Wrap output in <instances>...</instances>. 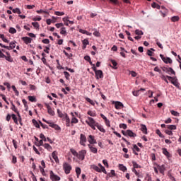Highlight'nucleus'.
<instances>
[{"label":"nucleus","instance_id":"44","mask_svg":"<svg viewBox=\"0 0 181 181\" xmlns=\"http://www.w3.org/2000/svg\"><path fill=\"white\" fill-rule=\"evenodd\" d=\"M132 165L136 168H141V165H139V164H137L136 161H132Z\"/></svg>","mask_w":181,"mask_h":181},{"label":"nucleus","instance_id":"46","mask_svg":"<svg viewBox=\"0 0 181 181\" xmlns=\"http://www.w3.org/2000/svg\"><path fill=\"white\" fill-rule=\"evenodd\" d=\"M156 42L157 43L159 48H160L161 49H163V46L162 43H160V42H159L158 39L156 40Z\"/></svg>","mask_w":181,"mask_h":181},{"label":"nucleus","instance_id":"39","mask_svg":"<svg viewBox=\"0 0 181 181\" xmlns=\"http://www.w3.org/2000/svg\"><path fill=\"white\" fill-rule=\"evenodd\" d=\"M88 115H89L91 118H92V117H96L95 112H93V110H88Z\"/></svg>","mask_w":181,"mask_h":181},{"label":"nucleus","instance_id":"7","mask_svg":"<svg viewBox=\"0 0 181 181\" xmlns=\"http://www.w3.org/2000/svg\"><path fill=\"white\" fill-rule=\"evenodd\" d=\"M63 168L65 171L66 175H69L70 173L71 170L72 169V167L69 163H64L63 164Z\"/></svg>","mask_w":181,"mask_h":181},{"label":"nucleus","instance_id":"15","mask_svg":"<svg viewBox=\"0 0 181 181\" xmlns=\"http://www.w3.org/2000/svg\"><path fill=\"white\" fill-rule=\"evenodd\" d=\"M96 127L98 128V129L101 131L102 133H106L105 129L101 124H99V122H96Z\"/></svg>","mask_w":181,"mask_h":181},{"label":"nucleus","instance_id":"53","mask_svg":"<svg viewBox=\"0 0 181 181\" xmlns=\"http://www.w3.org/2000/svg\"><path fill=\"white\" fill-rule=\"evenodd\" d=\"M167 128H169L172 131V129H176L177 127L176 125H167Z\"/></svg>","mask_w":181,"mask_h":181},{"label":"nucleus","instance_id":"37","mask_svg":"<svg viewBox=\"0 0 181 181\" xmlns=\"http://www.w3.org/2000/svg\"><path fill=\"white\" fill-rule=\"evenodd\" d=\"M119 170H122V171H127V168L124 165V164H119Z\"/></svg>","mask_w":181,"mask_h":181},{"label":"nucleus","instance_id":"25","mask_svg":"<svg viewBox=\"0 0 181 181\" xmlns=\"http://www.w3.org/2000/svg\"><path fill=\"white\" fill-rule=\"evenodd\" d=\"M52 158L56 163H59V160L58 158L56 151H54V152H52Z\"/></svg>","mask_w":181,"mask_h":181},{"label":"nucleus","instance_id":"62","mask_svg":"<svg viewBox=\"0 0 181 181\" xmlns=\"http://www.w3.org/2000/svg\"><path fill=\"white\" fill-rule=\"evenodd\" d=\"M140 93H141V90H137L136 91H133V95L135 96H138V95H139Z\"/></svg>","mask_w":181,"mask_h":181},{"label":"nucleus","instance_id":"4","mask_svg":"<svg viewBox=\"0 0 181 181\" xmlns=\"http://www.w3.org/2000/svg\"><path fill=\"white\" fill-rule=\"evenodd\" d=\"M160 57L163 59V62L165 63V64H172L173 59L170 57H164L163 54H160Z\"/></svg>","mask_w":181,"mask_h":181},{"label":"nucleus","instance_id":"49","mask_svg":"<svg viewBox=\"0 0 181 181\" xmlns=\"http://www.w3.org/2000/svg\"><path fill=\"white\" fill-rule=\"evenodd\" d=\"M64 74L66 79H70V74H69V71H64Z\"/></svg>","mask_w":181,"mask_h":181},{"label":"nucleus","instance_id":"14","mask_svg":"<svg viewBox=\"0 0 181 181\" xmlns=\"http://www.w3.org/2000/svg\"><path fill=\"white\" fill-rule=\"evenodd\" d=\"M168 81H171V83L175 86H179V82H177V79L173 78V76H167Z\"/></svg>","mask_w":181,"mask_h":181},{"label":"nucleus","instance_id":"16","mask_svg":"<svg viewBox=\"0 0 181 181\" xmlns=\"http://www.w3.org/2000/svg\"><path fill=\"white\" fill-rule=\"evenodd\" d=\"M6 55H4V58L9 62L10 63H13V58H12L11 55H10L9 52H6Z\"/></svg>","mask_w":181,"mask_h":181},{"label":"nucleus","instance_id":"33","mask_svg":"<svg viewBox=\"0 0 181 181\" xmlns=\"http://www.w3.org/2000/svg\"><path fill=\"white\" fill-rule=\"evenodd\" d=\"M110 62L112 64V66L111 67H113V69H117V62H115V59H110ZM111 66V64H110Z\"/></svg>","mask_w":181,"mask_h":181},{"label":"nucleus","instance_id":"12","mask_svg":"<svg viewBox=\"0 0 181 181\" xmlns=\"http://www.w3.org/2000/svg\"><path fill=\"white\" fill-rule=\"evenodd\" d=\"M103 78H104L103 70L96 69V79H102Z\"/></svg>","mask_w":181,"mask_h":181},{"label":"nucleus","instance_id":"3","mask_svg":"<svg viewBox=\"0 0 181 181\" xmlns=\"http://www.w3.org/2000/svg\"><path fill=\"white\" fill-rule=\"evenodd\" d=\"M86 122L92 128V129H96L97 122L95 121L94 118H91L90 116H88V120H86Z\"/></svg>","mask_w":181,"mask_h":181},{"label":"nucleus","instance_id":"34","mask_svg":"<svg viewBox=\"0 0 181 181\" xmlns=\"http://www.w3.org/2000/svg\"><path fill=\"white\" fill-rule=\"evenodd\" d=\"M61 28H62L60 31L61 35H66L67 31L66 30V27H64V24Z\"/></svg>","mask_w":181,"mask_h":181},{"label":"nucleus","instance_id":"26","mask_svg":"<svg viewBox=\"0 0 181 181\" xmlns=\"http://www.w3.org/2000/svg\"><path fill=\"white\" fill-rule=\"evenodd\" d=\"M163 153L168 158H170L171 155L166 148H163Z\"/></svg>","mask_w":181,"mask_h":181},{"label":"nucleus","instance_id":"11","mask_svg":"<svg viewBox=\"0 0 181 181\" xmlns=\"http://www.w3.org/2000/svg\"><path fill=\"white\" fill-rule=\"evenodd\" d=\"M88 141H89V145H93V144L97 143L95 136L90 134L88 137Z\"/></svg>","mask_w":181,"mask_h":181},{"label":"nucleus","instance_id":"30","mask_svg":"<svg viewBox=\"0 0 181 181\" xmlns=\"http://www.w3.org/2000/svg\"><path fill=\"white\" fill-rule=\"evenodd\" d=\"M43 146L47 151H52V148L51 145L49 144V143H45V145H43Z\"/></svg>","mask_w":181,"mask_h":181},{"label":"nucleus","instance_id":"31","mask_svg":"<svg viewBox=\"0 0 181 181\" xmlns=\"http://www.w3.org/2000/svg\"><path fill=\"white\" fill-rule=\"evenodd\" d=\"M180 21V16H171V21H173V23H176L177 21Z\"/></svg>","mask_w":181,"mask_h":181},{"label":"nucleus","instance_id":"64","mask_svg":"<svg viewBox=\"0 0 181 181\" xmlns=\"http://www.w3.org/2000/svg\"><path fill=\"white\" fill-rule=\"evenodd\" d=\"M133 148H134V149H135V151H137V153L140 152V151H141L140 148H139V146H137V145H134Z\"/></svg>","mask_w":181,"mask_h":181},{"label":"nucleus","instance_id":"57","mask_svg":"<svg viewBox=\"0 0 181 181\" xmlns=\"http://www.w3.org/2000/svg\"><path fill=\"white\" fill-rule=\"evenodd\" d=\"M166 134H168L169 136H173V133L170 130V128H168V130H165Z\"/></svg>","mask_w":181,"mask_h":181},{"label":"nucleus","instance_id":"52","mask_svg":"<svg viewBox=\"0 0 181 181\" xmlns=\"http://www.w3.org/2000/svg\"><path fill=\"white\" fill-rule=\"evenodd\" d=\"M40 170L41 173H42V175L43 176H46V175H47L46 173H45V170L44 168L40 167Z\"/></svg>","mask_w":181,"mask_h":181},{"label":"nucleus","instance_id":"10","mask_svg":"<svg viewBox=\"0 0 181 181\" xmlns=\"http://www.w3.org/2000/svg\"><path fill=\"white\" fill-rule=\"evenodd\" d=\"M162 70L163 71H165L166 73H171V74H176V71H175V70H173V69H172V67H161Z\"/></svg>","mask_w":181,"mask_h":181},{"label":"nucleus","instance_id":"18","mask_svg":"<svg viewBox=\"0 0 181 181\" xmlns=\"http://www.w3.org/2000/svg\"><path fill=\"white\" fill-rule=\"evenodd\" d=\"M141 129L144 134H148V128L144 124H141Z\"/></svg>","mask_w":181,"mask_h":181},{"label":"nucleus","instance_id":"58","mask_svg":"<svg viewBox=\"0 0 181 181\" xmlns=\"http://www.w3.org/2000/svg\"><path fill=\"white\" fill-rule=\"evenodd\" d=\"M156 134H158L159 136V137H165V136H163V134H162L160 130H156Z\"/></svg>","mask_w":181,"mask_h":181},{"label":"nucleus","instance_id":"38","mask_svg":"<svg viewBox=\"0 0 181 181\" xmlns=\"http://www.w3.org/2000/svg\"><path fill=\"white\" fill-rule=\"evenodd\" d=\"M135 34L141 37L144 35V33H143L142 30L137 29V30H135Z\"/></svg>","mask_w":181,"mask_h":181},{"label":"nucleus","instance_id":"59","mask_svg":"<svg viewBox=\"0 0 181 181\" xmlns=\"http://www.w3.org/2000/svg\"><path fill=\"white\" fill-rule=\"evenodd\" d=\"M161 79H163V81H165L167 83H169L167 78H168V76H165V75H161L160 76Z\"/></svg>","mask_w":181,"mask_h":181},{"label":"nucleus","instance_id":"55","mask_svg":"<svg viewBox=\"0 0 181 181\" xmlns=\"http://www.w3.org/2000/svg\"><path fill=\"white\" fill-rule=\"evenodd\" d=\"M129 74L132 75V76L133 78H135L136 76V75H137L136 71H134L133 70L129 71Z\"/></svg>","mask_w":181,"mask_h":181},{"label":"nucleus","instance_id":"9","mask_svg":"<svg viewBox=\"0 0 181 181\" xmlns=\"http://www.w3.org/2000/svg\"><path fill=\"white\" fill-rule=\"evenodd\" d=\"M87 141V137L86 136H85V134H80V145H81L82 146H86V143Z\"/></svg>","mask_w":181,"mask_h":181},{"label":"nucleus","instance_id":"41","mask_svg":"<svg viewBox=\"0 0 181 181\" xmlns=\"http://www.w3.org/2000/svg\"><path fill=\"white\" fill-rule=\"evenodd\" d=\"M28 100L33 103H34V101H37L36 97L35 95H28Z\"/></svg>","mask_w":181,"mask_h":181},{"label":"nucleus","instance_id":"35","mask_svg":"<svg viewBox=\"0 0 181 181\" xmlns=\"http://www.w3.org/2000/svg\"><path fill=\"white\" fill-rule=\"evenodd\" d=\"M76 173L77 175V177H80V175L81 173V168H80V167L76 168Z\"/></svg>","mask_w":181,"mask_h":181},{"label":"nucleus","instance_id":"63","mask_svg":"<svg viewBox=\"0 0 181 181\" xmlns=\"http://www.w3.org/2000/svg\"><path fill=\"white\" fill-rule=\"evenodd\" d=\"M119 128H123L124 129H127V124H119Z\"/></svg>","mask_w":181,"mask_h":181},{"label":"nucleus","instance_id":"23","mask_svg":"<svg viewBox=\"0 0 181 181\" xmlns=\"http://www.w3.org/2000/svg\"><path fill=\"white\" fill-rule=\"evenodd\" d=\"M71 115H72L71 124H77L78 122V119L76 118L74 113L71 112Z\"/></svg>","mask_w":181,"mask_h":181},{"label":"nucleus","instance_id":"50","mask_svg":"<svg viewBox=\"0 0 181 181\" xmlns=\"http://www.w3.org/2000/svg\"><path fill=\"white\" fill-rule=\"evenodd\" d=\"M107 176L112 177V176H115V170H111V173H108Z\"/></svg>","mask_w":181,"mask_h":181},{"label":"nucleus","instance_id":"2","mask_svg":"<svg viewBox=\"0 0 181 181\" xmlns=\"http://www.w3.org/2000/svg\"><path fill=\"white\" fill-rule=\"evenodd\" d=\"M98 165H95V164H93L91 165V168L93 170H95V171H98V173H102V171H103V173H105V175H107V170H105V167L102 165V164L100 163H99V164H98Z\"/></svg>","mask_w":181,"mask_h":181},{"label":"nucleus","instance_id":"13","mask_svg":"<svg viewBox=\"0 0 181 181\" xmlns=\"http://www.w3.org/2000/svg\"><path fill=\"white\" fill-rule=\"evenodd\" d=\"M45 106L47 109L48 113L49 115H52V117H54V115H55L54 110H53V109H52L51 106H49V105H48L47 103H45Z\"/></svg>","mask_w":181,"mask_h":181},{"label":"nucleus","instance_id":"36","mask_svg":"<svg viewBox=\"0 0 181 181\" xmlns=\"http://www.w3.org/2000/svg\"><path fill=\"white\" fill-rule=\"evenodd\" d=\"M80 33H83V35H91V33H89V31L87 30H83V28L79 29Z\"/></svg>","mask_w":181,"mask_h":181},{"label":"nucleus","instance_id":"42","mask_svg":"<svg viewBox=\"0 0 181 181\" xmlns=\"http://www.w3.org/2000/svg\"><path fill=\"white\" fill-rule=\"evenodd\" d=\"M57 113L59 117H60V118H64V115L63 113V112H62V110H60V109H57Z\"/></svg>","mask_w":181,"mask_h":181},{"label":"nucleus","instance_id":"17","mask_svg":"<svg viewBox=\"0 0 181 181\" xmlns=\"http://www.w3.org/2000/svg\"><path fill=\"white\" fill-rule=\"evenodd\" d=\"M88 147L89 148L90 152H93V153H97L98 149L94 146V144L92 145H88Z\"/></svg>","mask_w":181,"mask_h":181},{"label":"nucleus","instance_id":"47","mask_svg":"<svg viewBox=\"0 0 181 181\" xmlns=\"http://www.w3.org/2000/svg\"><path fill=\"white\" fill-rule=\"evenodd\" d=\"M11 110H13L14 112H16V113L18 114V109L13 103H11Z\"/></svg>","mask_w":181,"mask_h":181},{"label":"nucleus","instance_id":"61","mask_svg":"<svg viewBox=\"0 0 181 181\" xmlns=\"http://www.w3.org/2000/svg\"><path fill=\"white\" fill-rule=\"evenodd\" d=\"M32 24H33V27H35V28H40L39 23L35 22V23H32Z\"/></svg>","mask_w":181,"mask_h":181},{"label":"nucleus","instance_id":"24","mask_svg":"<svg viewBox=\"0 0 181 181\" xmlns=\"http://www.w3.org/2000/svg\"><path fill=\"white\" fill-rule=\"evenodd\" d=\"M17 116H18V121L20 124V125H23V122H22V116L20 113V112L17 110Z\"/></svg>","mask_w":181,"mask_h":181},{"label":"nucleus","instance_id":"1","mask_svg":"<svg viewBox=\"0 0 181 181\" xmlns=\"http://www.w3.org/2000/svg\"><path fill=\"white\" fill-rule=\"evenodd\" d=\"M70 151L72 155H74V156H77L78 160H81V161L85 160V156L87 153V151H86V149H82V151H79V152H77L76 149H74L72 148L70 149Z\"/></svg>","mask_w":181,"mask_h":181},{"label":"nucleus","instance_id":"51","mask_svg":"<svg viewBox=\"0 0 181 181\" xmlns=\"http://www.w3.org/2000/svg\"><path fill=\"white\" fill-rule=\"evenodd\" d=\"M13 145L15 149H17V148H18V141H16V140H15V139H13Z\"/></svg>","mask_w":181,"mask_h":181},{"label":"nucleus","instance_id":"8","mask_svg":"<svg viewBox=\"0 0 181 181\" xmlns=\"http://www.w3.org/2000/svg\"><path fill=\"white\" fill-rule=\"evenodd\" d=\"M42 121H44L47 124H49V127L54 128V129H61V127H59V125H58L57 124H54V122H50L49 121H47V119H45V118L42 119Z\"/></svg>","mask_w":181,"mask_h":181},{"label":"nucleus","instance_id":"22","mask_svg":"<svg viewBox=\"0 0 181 181\" xmlns=\"http://www.w3.org/2000/svg\"><path fill=\"white\" fill-rule=\"evenodd\" d=\"M157 167H158V170H159V171H160V173H161L162 175H163V174H164V172H165V165H164V164H163L162 165H158Z\"/></svg>","mask_w":181,"mask_h":181},{"label":"nucleus","instance_id":"40","mask_svg":"<svg viewBox=\"0 0 181 181\" xmlns=\"http://www.w3.org/2000/svg\"><path fill=\"white\" fill-rule=\"evenodd\" d=\"M16 31H17L16 28H14L13 27H11V28H9V33H11V34H13V35H14L15 33H16Z\"/></svg>","mask_w":181,"mask_h":181},{"label":"nucleus","instance_id":"54","mask_svg":"<svg viewBox=\"0 0 181 181\" xmlns=\"http://www.w3.org/2000/svg\"><path fill=\"white\" fill-rule=\"evenodd\" d=\"M63 21L65 23V25H69V18H67V17H64L63 18Z\"/></svg>","mask_w":181,"mask_h":181},{"label":"nucleus","instance_id":"5","mask_svg":"<svg viewBox=\"0 0 181 181\" xmlns=\"http://www.w3.org/2000/svg\"><path fill=\"white\" fill-rule=\"evenodd\" d=\"M49 175H50L51 180H52V181H59V180H61L60 176H58L57 175H55V173H54V171L52 170H51L49 171Z\"/></svg>","mask_w":181,"mask_h":181},{"label":"nucleus","instance_id":"27","mask_svg":"<svg viewBox=\"0 0 181 181\" xmlns=\"http://www.w3.org/2000/svg\"><path fill=\"white\" fill-rule=\"evenodd\" d=\"M127 136H129L130 137H135L136 134H135L132 130H127Z\"/></svg>","mask_w":181,"mask_h":181},{"label":"nucleus","instance_id":"60","mask_svg":"<svg viewBox=\"0 0 181 181\" xmlns=\"http://www.w3.org/2000/svg\"><path fill=\"white\" fill-rule=\"evenodd\" d=\"M88 44H89V40H88V39H84V40H83V45H85L86 48L87 45H88Z\"/></svg>","mask_w":181,"mask_h":181},{"label":"nucleus","instance_id":"28","mask_svg":"<svg viewBox=\"0 0 181 181\" xmlns=\"http://www.w3.org/2000/svg\"><path fill=\"white\" fill-rule=\"evenodd\" d=\"M132 171L136 175V176H137V177H141V175H140L139 171H137V170L136 169V167H134V165H133Z\"/></svg>","mask_w":181,"mask_h":181},{"label":"nucleus","instance_id":"21","mask_svg":"<svg viewBox=\"0 0 181 181\" xmlns=\"http://www.w3.org/2000/svg\"><path fill=\"white\" fill-rule=\"evenodd\" d=\"M115 106L116 109H122V107H124V105L122 102H115Z\"/></svg>","mask_w":181,"mask_h":181},{"label":"nucleus","instance_id":"6","mask_svg":"<svg viewBox=\"0 0 181 181\" xmlns=\"http://www.w3.org/2000/svg\"><path fill=\"white\" fill-rule=\"evenodd\" d=\"M0 46L1 48H5L6 49H13V48H16V43L15 42H11L9 47H6L4 43H0Z\"/></svg>","mask_w":181,"mask_h":181},{"label":"nucleus","instance_id":"43","mask_svg":"<svg viewBox=\"0 0 181 181\" xmlns=\"http://www.w3.org/2000/svg\"><path fill=\"white\" fill-rule=\"evenodd\" d=\"M33 124L35 125V127H36L37 128H40V125L39 124V122H37V121H36V119H33Z\"/></svg>","mask_w":181,"mask_h":181},{"label":"nucleus","instance_id":"56","mask_svg":"<svg viewBox=\"0 0 181 181\" xmlns=\"http://www.w3.org/2000/svg\"><path fill=\"white\" fill-rule=\"evenodd\" d=\"M93 35L97 37H100V36H101L100 31H98V30L94 31Z\"/></svg>","mask_w":181,"mask_h":181},{"label":"nucleus","instance_id":"19","mask_svg":"<svg viewBox=\"0 0 181 181\" xmlns=\"http://www.w3.org/2000/svg\"><path fill=\"white\" fill-rule=\"evenodd\" d=\"M22 40H23V42H25V43H26V45H28L29 43H31L33 39H31V37H28V36H25L24 37H22Z\"/></svg>","mask_w":181,"mask_h":181},{"label":"nucleus","instance_id":"32","mask_svg":"<svg viewBox=\"0 0 181 181\" xmlns=\"http://www.w3.org/2000/svg\"><path fill=\"white\" fill-rule=\"evenodd\" d=\"M86 101H88V103H90L92 106H95V103L93 100H91V98H90L89 97H86Z\"/></svg>","mask_w":181,"mask_h":181},{"label":"nucleus","instance_id":"45","mask_svg":"<svg viewBox=\"0 0 181 181\" xmlns=\"http://www.w3.org/2000/svg\"><path fill=\"white\" fill-rule=\"evenodd\" d=\"M13 12L14 13H18L19 15H20L21 13H21V9H20L19 8H16V9H13Z\"/></svg>","mask_w":181,"mask_h":181},{"label":"nucleus","instance_id":"20","mask_svg":"<svg viewBox=\"0 0 181 181\" xmlns=\"http://www.w3.org/2000/svg\"><path fill=\"white\" fill-rule=\"evenodd\" d=\"M64 118H65L66 127H70V118L67 113H65Z\"/></svg>","mask_w":181,"mask_h":181},{"label":"nucleus","instance_id":"29","mask_svg":"<svg viewBox=\"0 0 181 181\" xmlns=\"http://www.w3.org/2000/svg\"><path fill=\"white\" fill-rule=\"evenodd\" d=\"M11 117L13 118V122H15V124H16L17 125H18V119L17 118L16 115H15V113H13L11 115Z\"/></svg>","mask_w":181,"mask_h":181},{"label":"nucleus","instance_id":"48","mask_svg":"<svg viewBox=\"0 0 181 181\" xmlns=\"http://www.w3.org/2000/svg\"><path fill=\"white\" fill-rule=\"evenodd\" d=\"M171 114L174 115V117H179V112H176V110H171Z\"/></svg>","mask_w":181,"mask_h":181}]
</instances>
